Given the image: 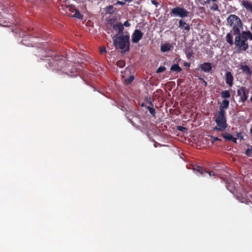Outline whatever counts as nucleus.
<instances>
[{
  "label": "nucleus",
  "instance_id": "obj_1",
  "mask_svg": "<svg viewBox=\"0 0 252 252\" xmlns=\"http://www.w3.org/2000/svg\"><path fill=\"white\" fill-rule=\"evenodd\" d=\"M234 44L237 48L238 52L246 51L249 48L248 39L252 40V33L250 31H243L239 34H236Z\"/></svg>",
  "mask_w": 252,
  "mask_h": 252
},
{
  "label": "nucleus",
  "instance_id": "obj_2",
  "mask_svg": "<svg viewBox=\"0 0 252 252\" xmlns=\"http://www.w3.org/2000/svg\"><path fill=\"white\" fill-rule=\"evenodd\" d=\"M43 57L48 58L46 59L47 62V64H46V67L53 71L62 70L65 65V60L62 56L50 55L49 52L48 54Z\"/></svg>",
  "mask_w": 252,
  "mask_h": 252
},
{
  "label": "nucleus",
  "instance_id": "obj_3",
  "mask_svg": "<svg viewBox=\"0 0 252 252\" xmlns=\"http://www.w3.org/2000/svg\"><path fill=\"white\" fill-rule=\"evenodd\" d=\"M227 25L231 28L233 35L239 34L243 30V23L240 18L235 14H230L226 19Z\"/></svg>",
  "mask_w": 252,
  "mask_h": 252
},
{
  "label": "nucleus",
  "instance_id": "obj_4",
  "mask_svg": "<svg viewBox=\"0 0 252 252\" xmlns=\"http://www.w3.org/2000/svg\"><path fill=\"white\" fill-rule=\"evenodd\" d=\"M129 38V34L127 32H125V35H120L117 38H113L114 46L116 48L124 50L126 52L129 51L130 48Z\"/></svg>",
  "mask_w": 252,
  "mask_h": 252
},
{
  "label": "nucleus",
  "instance_id": "obj_5",
  "mask_svg": "<svg viewBox=\"0 0 252 252\" xmlns=\"http://www.w3.org/2000/svg\"><path fill=\"white\" fill-rule=\"evenodd\" d=\"M215 117L217 126L214 128V129L219 131H223L225 130L227 127L225 112L222 111H219Z\"/></svg>",
  "mask_w": 252,
  "mask_h": 252
},
{
  "label": "nucleus",
  "instance_id": "obj_6",
  "mask_svg": "<svg viewBox=\"0 0 252 252\" xmlns=\"http://www.w3.org/2000/svg\"><path fill=\"white\" fill-rule=\"evenodd\" d=\"M189 12L185 8L177 6L171 10V14L174 16H179L181 18H185L188 16Z\"/></svg>",
  "mask_w": 252,
  "mask_h": 252
},
{
  "label": "nucleus",
  "instance_id": "obj_7",
  "mask_svg": "<svg viewBox=\"0 0 252 252\" xmlns=\"http://www.w3.org/2000/svg\"><path fill=\"white\" fill-rule=\"evenodd\" d=\"M202 5H206L212 11H216L219 10V1L218 0H206L200 2Z\"/></svg>",
  "mask_w": 252,
  "mask_h": 252
},
{
  "label": "nucleus",
  "instance_id": "obj_8",
  "mask_svg": "<svg viewBox=\"0 0 252 252\" xmlns=\"http://www.w3.org/2000/svg\"><path fill=\"white\" fill-rule=\"evenodd\" d=\"M193 169L203 176L208 174L210 177H218V174L215 172L206 170L200 166H196Z\"/></svg>",
  "mask_w": 252,
  "mask_h": 252
},
{
  "label": "nucleus",
  "instance_id": "obj_9",
  "mask_svg": "<svg viewBox=\"0 0 252 252\" xmlns=\"http://www.w3.org/2000/svg\"><path fill=\"white\" fill-rule=\"evenodd\" d=\"M143 33L139 30H135L132 34V42L134 43H138L142 38Z\"/></svg>",
  "mask_w": 252,
  "mask_h": 252
},
{
  "label": "nucleus",
  "instance_id": "obj_10",
  "mask_svg": "<svg viewBox=\"0 0 252 252\" xmlns=\"http://www.w3.org/2000/svg\"><path fill=\"white\" fill-rule=\"evenodd\" d=\"M67 8L69 11H70L72 13H74V14L71 16L72 17L79 19H82L83 15L80 13L79 10L76 9L74 5H70L67 6Z\"/></svg>",
  "mask_w": 252,
  "mask_h": 252
},
{
  "label": "nucleus",
  "instance_id": "obj_11",
  "mask_svg": "<svg viewBox=\"0 0 252 252\" xmlns=\"http://www.w3.org/2000/svg\"><path fill=\"white\" fill-rule=\"evenodd\" d=\"M240 69L242 70L243 73L245 74L247 79H250L252 75V70L250 67L247 64H241Z\"/></svg>",
  "mask_w": 252,
  "mask_h": 252
},
{
  "label": "nucleus",
  "instance_id": "obj_12",
  "mask_svg": "<svg viewBox=\"0 0 252 252\" xmlns=\"http://www.w3.org/2000/svg\"><path fill=\"white\" fill-rule=\"evenodd\" d=\"M224 80L226 84L232 87L233 85L234 77L230 71H227L224 75Z\"/></svg>",
  "mask_w": 252,
  "mask_h": 252
},
{
  "label": "nucleus",
  "instance_id": "obj_13",
  "mask_svg": "<svg viewBox=\"0 0 252 252\" xmlns=\"http://www.w3.org/2000/svg\"><path fill=\"white\" fill-rule=\"evenodd\" d=\"M113 29L115 31H117L118 34L120 35H125L124 32H123L124 30V27H123V24L121 23H117L115 24L113 26Z\"/></svg>",
  "mask_w": 252,
  "mask_h": 252
},
{
  "label": "nucleus",
  "instance_id": "obj_14",
  "mask_svg": "<svg viewBox=\"0 0 252 252\" xmlns=\"http://www.w3.org/2000/svg\"><path fill=\"white\" fill-rule=\"evenodd\" d=\"M179 27L184 31L188 32L189 31L190 27L184 20L180 19L179 21Z\"/></svg>",
  "mask_w": 252,
  "mask_h": 252
},
{
  "label": "nucleus",
  "instance_id": "obj_15",
  "mask_svg": "<svg viewBox=\"0 0 252 252\" xmlns=\"http://www.w3.org/2000/svg\"><path fill=\"white\" fill-rule=\"evenodd\" d=\"M242 5L248 11L252 13V4L248 0H243L242 1Z\"/></svg>",
  "mask_w": 252,
  "mask_h": 252
},
{
  "label": "nucleus",
  "instance_id": "obj_16",
  "mask_svg": "<svg viewBox=\"0 0 252 252\" xmlns=\"http://www.w3.org/2000/svg\"><path fill=\"white\" fill-rule=\"evenodd\" d=\"M200 68L204 72H209L212 69L211 63H205L200 66Z\"/></svg>",
  "mask_w": 252,
  "mask_h": 252
},
{
  "label": "nucleus",
  "instance_id": "obj_17",
  "mask_svg": "<svg viewBox=\"0 0 252 252\" xmlns=\"http://www.w3.org/2000/svg\"><path fill=\"white\" fill-rule=\"evenodd\" d=\"M229 104V101L228 100L224 99L222 101V103H221V104L220 106V109H219V111H222L223 112H225V109H227L228 107Z\"/></svg>",
  "mask_w": 252,
  "mask_h": 252
},
{
  "label": "nucleus",
  "instance_id": "obj_18",
  "mask_svg": "<svg viewBox=\"0 0 252 252\" xmlns=\"http://www.w3.org/2000/svg\"><path fill=\"white\" fill-rule=\"evenodd\" d=\"M79 70L80 69H77L75 67H72L70 68L69 70H66L65 73L66 74L70 76H77L78 75Z\"/></svg>",
  "mask_w": 252,
  "mask_h": 252
},
{
  "label": "nucleus",
  "instance_id": "obj_19",
  "mask_svg": "<svg viewBox=\"0 0 252 252\" xmlns=\"http://www.w3.org/2000/svg\"><path fill=\"white\" fill-rule=\"evenodd\" d=\"M173 46L169 43H164L162 44L160 47V50L162 52H166L171 50Z\"/></svg>",
  "mask_w": 252,
  "mask_h": 252
},
{
  "label": "nucleus",
  "instance_id": "obj_20",
  "mask_svg": "<svg viewBox=\"0 0 252 252\" xmlns=\"http://www.w3.org/2000/svg\"><path fill=\"white\" fill-rule=\"evenodd\" d=\"M232 34L233 33L230 31V32L226 34L225 37L226 42L230 46L232 45L234 43V42H233Z\"/></svg>",
  "mask_w": 252,
  "mask_h": 252
},
{
  "label": "nucleus",
  "instance_id": "obj_21",
  "mask_svg": "<svg viewBox=\"0 0 252 252\" xmlns=\"http://www.w3.org/2000/svg\"><path fill=\"white\" fill-rule=\"evenodd\" d=\"M170 70L175 71L176 73H179L182 70V69L180 67L178 64H174L171 66Z\"/></svg>",
  "mask_w": 252,
  "mask_h": 252
},
{
  "label": "nucleus",
  "instance_id": "obj_22",
  "mask_svg": "<svg viewBox=\"0 0 252 252\" xmlns=\"http://www.w3.org/2000/svg\"><path fill=\"white\" fill-rule=\"evenodd\" d=\"M104 10L107 14H113L115 12L114 7L112 5H109V6H106Z\"/></svg>",
  "mask_w": 252,
  "mask_h": 252
},
{
  "label": "nucleus",
  "instance_id": "obj_23",
  "mask_svg": "<svg viewBox=\"0 0 252 252\" xmlns=\"http://www.w3.org/2000/svg\"><path fill=\"white\" fill-rule=\"evenodd\" d=\"M134 77L133 75L129 76L128 78L124 79L123 80L124 83L126 85L130 84L134 80Z\"/></svg>",
  "mask_w": 252,
  "mask_h": 252
},
{
  "label": "nucleus",
  "instance_id": "obj_24",
  "mask_svg": "<svg viewBox=\"0 0 252 252\" xmlns=\"http://www.w3.org/2000/svg\"><path fill=\"white\" fill-rule=\"evenodd\" d=\"M248 149L245 152V154L249 157L252 158V146L250 145H247Z\"/></svg>",
  "mask_w": 252,
  "mask_h": 252
},
{
  "label": "nucleus",
  "instance_id": "obj_25",
  "mask_svg": "<svg viewBox=\"0 0 252 252\" xmlns=\"http://www.w3.org/2000/svg\"><path fill=\"white\" fill-rule=\"evenodd\" d=\"M221 136L227 141H231L233 139V136L227 132L221 134Z\"/></svg>",
  "mask_w": 252,
  "mask_h": 252
},
{
  "label": "nucleus",
  "instance_id": "obj_26",
  "mask_svg": "<svg viewBox=\"0 0 252 252\" xmlns=\"http://www.w3.org/2000/svg\"><path fill=\"white\" fill-rule=\"evenodd\" d=\"M193 53H194L193 51L192 50H191L190 49H187L185 51V54H186V57L188 60L190 59V58L192 56Z\"/></svg>",
  "mask_w": 252,
  "mask_h": 252
},
{
  "label": "nucleus",
  "instance_id": "obj_27",
  "mask_svg": "<svg viewBox=\"0 0 252 252\" xmlns=\"http://www.w3.org/2000/svg\"><path fill=\"white\" fill-rule=\"evenodd\" d=\"M223 181L224 182L225 184H226L225 187L227 189L230 190L231 192V189L229 188L230 183L229 181L227 179V178L224 177H220Z\"/></svg>",
  "mask_w": 252,
  "mask_h": 252
},
{
  "label": "nucleus",
  "instance_id": "obj_28",
  "mask_svg": "<svg viewBox=\"0 0 252 252\" xmlns=\"http://www.w3.org/2000/svg\"><path fill=\"white\" fill-rule=\"evenodd\" d=\"M246 89L244 87H240L237 90V94H246Z\"/></svg>",
  "mask_w": 252,
  "mask_h": 252
},
{
  "label": "nucleus",
  "instance_id": "obj_29",
  "mask_svg": "<svg viewBox=\"0 0 252 252\" xmlns=\"http://www.w3.org/2000/svg\"><path fill=\"white\" fill-rule=\"evenodd\" d=\"M147 109L149 110V112L152 116H155V114H156L155 109H154L153 107H151L150 106H148Z\"/></svg>",
  "mask_w": 252,
  "mask_h": 252
},
{
  "label": "nucleus",
  "instance_id": "obj_30",
  "mask_svg": "<svg viewBox=\"0 0 252 252\" xmlns=\"http://www.w3.org/2000/svg\"><path fill=\"white\" fill-rule=\"evenodd\" d=\"M166 70V68L164 66H160L157 70V73H159L164 71Z\"/></svg>",
  "mask_w": 252,
  "mask_h": 252
},
{
  "label": "nucleus",
  "instance_id": "obj_31",
  "mask_svg": "<svg viewBox=\"0 0 252 252\" xmlns=\"http://www.w3.org/2000/svg\"><path fill=\"white\" fill-rule=\"evenodd\" d=\"M117 65L120 67H123L125 66V63L123 61H118L117 62Z\"/></svg>",
  "mask_w": 252,
  "mask_h": 252
},
{
  "label": "nucleus",
  "instance_id": "obj_32",
  "mask_svg": "<svg viewBox=\"0 0 252 252\" xmlns=\"http://www.w3.org/2000/svg\"><path fill=\"white\" fill-rule=\"evenodd\" d=\"M177 129L178 130L184 132L187 130V128L182 126H178Z\"/></svg>",
  "mask_w": 252,
  "mask_h": 252
},
{
  "label": "nucleus",
  "instance_id": "obj_33",
  "mask_svg": "<svg viewBox=\"0 0 252 252\" xmlns=\"http://www.w3.org/2000/svg\"><path fill=\"white\" fill-rule=\"evenodd\" d=\"M237 136L238 138H240L241 140H243L244 139L243 132L237 133Z\"/></svg>",
  "mask_w": 252,
  "mask_h": 252
},
{
  "label": "nucleus",
  "instance_id": "obj_34",
  "mask_svg": "<svg viewBox=\"0 0 252 252\" xmlns=\"http://www.w3.org/2000/svg\"><path fill=\"white\" fill-rule=\"evenodd\" d=\"M99 51L101 54H102L103 53L106 52V50L104 47H101L100 48Z\"/></svg>",
  "mask_w": 252,
  "mask_h": 252
},
{
  "label": "nucleus",
  "instance_id": "obj_35",
  "mask_svg": "<svg viewBox=\"0 0 252 252\" xmlns=\"http://www.w3.org/2000/svg\"><path fill=\"white\" fill-rule=\"evenodd\" d=\"M123 27L124 26H126V27H129L130 26V24L129 23L128 21V20H126V21H125L124 23V24H123Z\"/></svg>",
  "mask_w": 252,
  "mask_h": 252
},
{
  "label": "nucleus",
  "instance_id": "obj_36",
  "mask_svg": "<svg viewBox=\"0 0 252 252\" xmlns=\"http://www.w3.org/2000/svg\"><path fill=\"white\" fill-rule=\"evenodd\" d=\"M212 138L213 139L212 143H214L216 141H221V139L217 137H212Z\"/></svg>",
  "mask_w": 252,
  "mask_h": 252
},
{
  "label": "nucleus",
  "instance_id": "obj_37",
  "mask_svg": "<svg viewBox=\"0 0 252 252\" xmlns=\"http://www.w3.org/2000/svg\"><path fill=\"white\" fill-rule=\"evenodd\" d=\"M151 2L153 4L156 5L157 7L159 4L158 2L155 0H151Z\"/></svg>",
  "mask_w": 252,
  "mask_h": 252
},
{
  "label": "nucleus",
  "instance_id": "obj_38",
  "mask_svg": "<svg viewBox=\"0 0 252 252\" xmlns=\"http://www.w3.org/2000/svg\"><path fill=\"white\" fill-rule=\"evenodd\" d=\"M116 4H119V5H124L125 4V2L123 1H117V3H116Z\"/></svg>",
  "mask_w": 252,
  "mask_h": 252
},
{
  "label": "nucleus",
  "instance_id": "obj_39",
  "mask_svg": "<svg viewBox=\"0 0 252 252\" xmlns=\"http://www.w3.org/2000/svg\"><path fill=\"white\" fill-rule=\"evenodd\" d=\"M221 94H230L229 91H222Z\"/></svg>",
  "mask_w": 252,
  "mask_h": 252
},
{
  "label": "nucleus",
  "instance_id": "obj_40",
  "mask_svg": "<svg viewBox=\"0 0 252 252\" xmlns=\"http://www.w3.org/2000/svg\"><path fill=\"white\" fill-rule=\"evenodd\" d=\"M248 98V95H241V99L244 101L246 100Z\"/></svg>",
  "mask_w": 252,
  "mask_h": 252
},
{
  "label": "nucleus",
  "instance_id": "obj_41",
  "mask_svg": "<svg viewBox=\"0 0 252 252\" xmlns=\"http://www.w3.org/2000/svg\"><path fill=\"white\" fill-rule=\"evenodd\" d=\"M231 141L233 142L236 143H237V139L236 138H234L233 137V139L231 140Z\"/></svg>",
  "mask_w": 252,
  "mask_h": 252
},
{
  "label": "nucleus",
  "instance_id": "obj_42",
  "mask_svg": "<svg viewBox=\"0 0 252 252\" xmlns=\"http://www.w3.org/2000/svg\"><path fill=\"white\" fill-rule=\"evenodd\" d=\"M184 65L186 66H190V63H184Z\"/></svg>",
  "mask_w": 252,
  "mask_h": 252
},
{
  "label": "nucleus",
  "instance_id": "obj_43",
  "mask_svg": "<svg viewBox=\"0 0 252 252\" xmlns=\"http://www.w3.org/2000/svg\"><path fill=\"white\" fill-rule=\"evenodd\" d=\"M223 98H228L230 95H221Z\"/></svg>",
  "mask_w": 252,
  "mask_h": 252
},
{
  "label": "nucleus",
  "instance_id": "obj_44",
  "mask_svg": "<svg viewBox=\"0 0 252 252\" xmlns=\"http://www.w3.org/2000/svg\"><path fill=\"white\" fill-rule=\"evenodd\" d=\"M124 2L127 1L128 2H130L133 1V0H123Z\"/></svg>",
  "mask_w": 252,
  "mask_h": 252
},
{
  "label": "nucleus",
  "instance_id": "obj_45",
  "mask_svg": "<svg viewBox=\"0 0 252 252\" xmlns=\"http://www.w3.org/2000/svg\"><path fill=\"white\" fill-rule=\"evenodd\" d=\"M250 132L252 134V127L250 129Z\"/></svg>",
  "mask_w": 252,
  "mask_h": 252
},
{
  "label": "nucleus",
  "instance_id": "obj_46",
  "mask_svg": "<svg viewBox=\"0 0 252 252\" xmlns=\"http://www.w3.org/2000/svg\"><path fill=\"white\" fill-rule=\"evenodd\" d=\"M149 103L151 105L153 106V104L150 100L149 101Z\"/></svg>",
  "mask_w": 252,
  "mask_h": 252
},
{
  "label": "nucleus",
  "instance_id": "obj_47",
  "mask_svg": "<svg viewBox=\"0 0 252 252\" xmlns=\"http://www.w3.org/2000/svg\"><path fill=\"white\" fill-rule=\"evenodd\" d=\"M40 51H41V52H46L45 50H42V49H41Z\"/></svg>",
  "mask_w": 252,
  "mask_h": 252
},
{
  "label": "nucleus",
  "instance_id": "obj_48",
  "mask_svg": "<svg viewBox=\"0 0 252 252\" xmlns=\"http://www.w3.org/2000/svg\"><path fill=\"white\" fill-rule=\"evenodd\" d=\"M118 33H117V34H116V35L115 36V37H114V38H117V37H116V36H117V35H118Z\"/></svg>",
  "mask_w": 252,
  "mask_h": 252
},
{
  "label": "nucleus",
  "instance_id": "obj_49",
  "mask_svg": "<svg viewBox=\"0 0 252 252\" xmlns=\"http://www.w3.org/2000/svg\"><path fill=\"white\" fill-rule=\"evenodd\" d=\"M118 33H117V34H116V35L115 36V37H114V38H117V37H116V36H117V35H118Z\"/></svg>",
  "mask_w": 252,
  "mask_h": 252
},
{
  "label": "nucleus",
  "instance_id": "obj_50",
  "mask_svg": "<svg viewBox=\"0 0 252 252\" xmlns=\"http://www.w3.org/2000/svg\"><path fill=\"white\" fill-rule=\"evenodd\" d=\"M196 1H200L201 0H195Z\"/></svg>",
  "mask_w": 252,
  "mask_h": 252
},
{
  "label": "nucleus",
  "instance_id": "obj_51",
  "mask_svg": "<svg viewBox=\"0 0 252 252\" xmlns=\"http://www.w3.org/2000/svg\"><path fill=\"white\" fill-rule=\"evenodd\" d=\"M250 99H251V102H252V96L251 97Z\"/></svg>",
  "mask_w": 252,
  "mask_h": 252
},
{
  "label": "nucleus",
  "instance_id": "obj_52",
  "mask_svg": "<svg viewBox=\"0 0 252 252\" xmlns=\"http://www.w3.org/2000/svg\"><path fill=\"white\" fill-rule=\"evenodd\" d=\"M200 8H202V9H204V7H201Z\"/></svg>",
  "mask_w": 252,
  "mask_h": 252
}]
</instances>
